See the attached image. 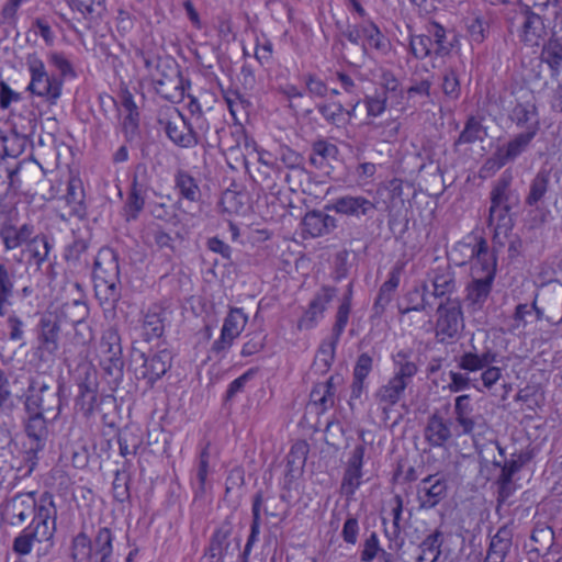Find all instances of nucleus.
I'll return each instance as SVG.
<instances>
[{
    "label": "nucleus",
    "mask_w": 562,
    "mask_h": 562,
    "mask_svg": "<svg viewBox=\"0 0 562 562\" xmlns=\"http://www.w3.org/2000/svg\"><path fill=\"white\" fill-rule=\"evenodd\" d=\"M360 32L362 35V47L364 50H367L368 47L383 54L389 50L390 41L381 32L379 26L370 19L362 21Z\"/></svg>",
    "instance_id": "41"
},
{
    "label": "nucleus",
    "mask_w": 562,
    "mask_h": 562,
    "mask_svg": "<svg viewBox=\"0 0 562 562\" xmlns=\"http://www.w3.org/2000/svg\"><path fill=\"white\" fill-rule=\"evenodd\" d=\"M89 314L87 304L81 299H75L71 302H66L61 305L59 314H56L60 321L65 319L69 323L80 324L83 323Z\"/></svg>",
    "instance_id": "51"
},
{
    "label": "nucleus",
    "mask_w": 562,
    "mask_h": 562,
    "mask_svg": "<svg viewBox=\"0 0 562 562\" xmlns=\"http://www.w3.org/2000/svg\"><path fill=\"white\" fill-rule=\"evenodd\" d=\"M454 435L453 423L439 412H434L424 428V438L432 448L443 447Z\"/></svg>",
    "instance_id": "26"
},
{
    "label": "nucleus",
    "mask_w": 562,
    "mask_h": 562,
    "mask_svg": "<svg viewBox=\"0 0 562 562\" xmlns=\"http://www.w3.org/2000/svg\"><path fill=\"white\" fill-rule=\"evenodd\" d=\"M513 527L504 525L492 537L484 562H504L513 544Z\"/></svg>",
    "instance_id": "33"
},
{
    "label": "nucleus",
    "mask_w": 562,
    "mask_h": 562,
    "mask_svg": "<svg viewBox=\"0 0 562 562\" xmlns=\"http://www.w3.org/2000/svg\"><path fill=\"white\" fill-rule=\"evenodd\" d=\"M316 109L327 124L336 127L347 125V117L344 116L345 106L340 102H322L316 105Z\"/></svg>",
    "instance_id": "50"
},
{
    "label": "nucleus",
    "mask_w": 562,
    "mask_h": 562,
    "mask_svg": "<svg viewBox=\"0 0 562 562\" xmlns=\"http://www.w3.org/2000/svg\"><path fill=\"white\" fill-rule=\"evenodd\" d=\"M100 364L109 375L121 376L124 361L122 358L121 337L114 327L106 328L99 346Z\"/></svg>",
    "instance_id": "13"
},
{
    "label": "nucleus",
    "mask_w": 562,
    "mask_h": 562,
    "mask_svg": "<svg viewBox=\"0 0 562 562\" xmlns=\"http://www.w3.org/2000/svg\"><path fill=\"white\" fill-rule=\"evenodd\" d=\"M117 259L114 248H101L94 261L95 297L105 310L114 308L121 297Z\"/></svg>",
    "instance_id": "5"
},
{
    "label": "nucleus",
    "mask_w": 562,
    "mask_h": 562,
    "mask_svg": "<svg viewBox=\"0 0 562 562\" xmlns=\"http://www.w3.org/2000/svg\"><path fill=\"white\" fill-rule=\"evenodd\" d=\"M64 199L70 209V215L79 218L86 217L87 204L85 200V190L82 181L79 178L71 177L69 179Z\"/></svg>",
    "instance_id": "38"
},
{
    "label": "nucleus",
    "mask_w": 562,
    "mask_h": 562,
    "mask_svg": "<svg viewBox=\"0 0 562 562\" xmlns=\"http://www.w3.org/2000/svg\"><path fill=\"white\" fill-rule=\"evenodd\" d=\"M25 64L31 77L26 90L55 104L61 94L63 80L48 75L44 61L35 53L26 56Z\"/></svg>",
    "instance_id": "8"
},
{
    "label": "nucleus",
    "mask_w": 562,
    "mask_h": 562,
    "mask_svg": "<svg viewBox=\"0 0 562 562\" xmlns=\"http://www.w3.org/2000/svg\"><path fill=\"white\" fill-rule=\"evenodd\" d=\"M158 123L164 128L168 139L176 146L181 148L195 147L188 117L178 109H173L168 116L159 119Z\"/></svg>",
    "instance_id": "20"
},
{
    "label": "nucleus",
    "mask_w": 562,
    "mask_h": 562,
    "mask_svg": "<svg viewBox=\"0 0 562 562\" xmlns=\"http://www.w3.org/2000/svg\"><path fill=\"white\" fill-rule=\"evenodd\" d=\"M537 135L520 132L510 137L506 143L499 145L491 157L487 158L485 167L499 170L504 166L516 161L521 155L528 151Z\"/></svg>",
    "instance_id": "12"
},
{
    "label": "nucleus",
    "mask_w": 562,
    "mask_h": 562,
    "mask_svg": "<svg viewBox=\"0 0 562 562\" xmlns=\"http://www.w3.org/2000/svg\"><path fill=\"white\" fill-rule=\"evenodd\" d=\"M166 321L167 310L159 304L151 305L144 314L140 326L136 328L138 336L147 342L161 337Z\"/></svg>",
    "instance_id": "28"
},
{
    "label": "nucleus",
    "mask_w": 562,
    "mask_h": 562,
    "mask_svg": "<svg viewBox=\"0 0 562 562\" xmlns=\"http://www.w3.org/2000/svg\"><path fill=\"white\" fill-rule=\"evenodd\" d=\"M325 209L337 214L359 218L361 216H372L375 204L363 195L347 194L334 199Z\"/></svg>",
    "instance_id": "23"
},
{
    "label": "nucleus",
    "mask_w": 562,
    "mask_h": 562,
    "mask_svg": "<svg viewBox=\"0 0 562 562\" xmlns=\"http://www.w3.org/2000/svg\"><path fill=\"white\" fill-rule=\"evenodd\" d=\"M448 483L439 474H430L419 481L416 497L420 509H432L447 497Z\"/></svg>",
    "instance_id": "19"
},
{
    "label": "nucleus",
    "mask_w": 562,
    "mask_h": 562,
    "mask_svg": "<svg viewBox=\"0 0 562 562\" xmlns=\"http://www.w3.org/2000/svg\"><path fill=\"white\" fill-rule=\"evenodd\" d=\"M337 155L338 147L335 144L326 139H318L312 145L310 162L316 168H321L327 159L335 158Z\"/></svg>",
    "instance_id": "56"
},
{
    "label": "nucleus",
    "mask_w": 562,
    "mask_h": 562,
    "mask_svg": "<svg viewBox=\"0 0 562 562\" xmlns=\"http://www.w3.org/2000/svg\"><path fill=\"white\" fill-rule=\"evenodd\" d=\"M36 492L18 493L4 506L5 515L11 526H20L36 510Z\"/></svg>",
    "instance_id": "24"
},
{
    "label": "nucleus",
    "mask_w": 562,
    "mask_h": 562,
    "mask_svg": "<svg viewBox=\"0 0 562 562\" xmlns=\"http://www.w3.org/2000/svg\"><path fill=\"white\" fill-rule=\"evenodd\" d=\"M432 45L431 36L427 32L419 35H409V49L416 59L423 60L432 55L435 56Z\"/></svg>",
    "instance_id": "58"
},
{
    "label": "nucleus",
    "mask_w": 562,
    "mask_h": 562,
    "mask_svg": "<svg viewBox=\"0 0 562 562\" xmlns=\"http://www.w3.org/2000/svg\"><path fill=\"white\" fill-rule=\"evenodd\" d=\"M486 136L487 131L482 124V120L474 115H470L464 123L463 130L454 140L453 146L458 147L459 145L483 142Z\"/></svg>",
    "instance_id": "46"
},
{
    "label": "nucleus",
    "mask_w": 562,
    "mask_h": 562,
    "mask_svg": "<svg viewBox=\"0 0 562 562\" xmlns=\"http://www.w3.org/2000/svg\"><path fill=\"white\" fill-rule=\"evenodd\" d=\"M337 290L334 286L324 285L313 296L307 308L299 321L300 329L314 328L324 317L327 305L336 296Z\"/></svg>",
    "instance_id": "22"
},
{
    "label": "nucleus",
    "mask_w": 562,
    "mask_h": 562,
    "mask_svg": "<svg viewBox=\"0 0 562 562\" xmlns=\"http://www.w3.org/2000/svg\"><path fill=\"white\" fill-rule=\"evenodd\" d=\"M436 314L435 337L437 341L445 345L456 342L464 328V317L460 300L441 301Z\"/></svg>",
    "instance_id": "9"
},
{
    "label": "nucleus",
    "mask_w": 562,
    "mask_h": 562,
    "mask_svg": "<svg viewBox=\"0 0 562 562\" xmlns=\"http://www.w3.org/2000/svg\"><path fill=\"white\" fill-rule=\"evenodd\" d=\"M425 30L431 36L435 57L448 56L453 48V42L456 41V37L453 36L452 40H449L446 29L436 21L427 23Z\"/></svg>",
    "instance_id": "43"
},
{
    "label": "nucleus",
    "mask_w": 562,
    "mask_h": 562,
    "mask_svg": "<svg viewBox=\"0 0 562 562\" xmlns=\"http://www.w3.org/2000/svg\"><path fill=\"white\" fill-rule=\"evenodd\" d=\"M443 543V532L440 529L434 530L420 543L422 554L417 558V562H436L441 553Z\"/></svg>",
    "instance_id": "48"
},
{
    "label": "nucleus",
    "mask_w": 562,
    "mask_h": 562,
    "mask_svg": "<svg viewBox=\"0 0 562 562\" xmlns=\"http://www.w3.org/2000/svg\"><path fill=\"white\" fill-rule=\"evenodd\" d=\"M113 535L108 527L98 529L92 541L94 562H111L113 553Z\"/></svg>",
    "instance_id": "44"
},
{
    "label": "nucleus",
    "mask_w": 562,
    "mask_h": 562,
    "mask_svg": "<svg viewBox=\"0 0 562 562\" xmlns=\"http://www.w3.org/2000/svg\"><path fill=\"white\" fill-rule=\"evenodd\" d=\"M344 379L339 374L330 375L325 382L316 383L311 391V402L318 409V413H325L333 408L337 398V390L342 384Z\"/></svg>",
    "instance_id": "27"
},
{
    "label": "nucleus",
    "mask_w": 562,
    "mask_h": 562,
    "mask_svg": "<svg viewBox=\"0 0 562 562\" xmlns=\"http://www.w3.org/2000/svg\"><path fill=\"white\" fill-rule=\"evenodd\" d=\"M211 441H204L200 443L199 454L195 461L196 468V480L199 484V491L203 493L206 486V479L210 473V459H211Z\"/></svg>",
    "instance_id": "53"
},
{
    "label": "nucleus",
    "mask_w": 562,
    "mask_h": 562,
    "mask_svg": "<svg viewBox=\"0 0 562 562\" xmlns=\"http://www.w3.org/2000/svg\"><path fill=\"white\" fill-rule=\"evenodd\" d=\"M552 170L540 168L535 177L530 180L528 192L525 196V205L529 207L540 209L546 200L547 194L551 191Z\"/></svg>",
    "instance_id": "30"
},
{
    "label": "nucleus",
    "mask_w": 562,
    "mask_h": 562,
    "mask_svg": "<svg viewBox=\"0 0 562 562\" xmlns=\"http://www.w3.org/2000/svg\"><path fill=\"white\" fill-rule=\"evenodd\" d=\"M364 445H356L349 454L340 483V494L351 499L363 483Z\"/></svg>",
    "instance_id": "17"
},
{
    "label": "nucleus",
    "mask_w": 562,
    "mask_h": 562,
    "mask_svg": "<svg viewBox=\"0 0 562 562\" xmlns=\"http://www.w3.org/2000/svg\"><path fill=\"white\" fill-rule=\"evenodd\" d=\"M405 262L398 260L391 269L387 280L380 286L379 293L373 304L375 315H382L386 306L392 302L396 289L400 285L401 274Z\"/></svg>",
    "instance_id": "31"
},
{
    "label": "nucleus",
    "mask_w": 562,
    "mask_h": 562,
    "mask_svg": "<svg viewBox=\"0 0 562 562\" xmlns=\"http://www.w3.org/2000/svg\"><path fill=\"white\" fill-rule=\"evenodd\" d=\"M524 15L526 19L522 25V41L530 43L540 37L544 23L540 14L535 13L529 5L525 7Z\"/></svg>",
    "instance_id": "54"
},
{
    "label": "nucleus",
    "mask_w": 562,
    "mask_h": 562,
    "mask_svg": "<svg viewBox=\"0 0 562 562\" xmlns=\"http://www.w3.org/2000/svg\"><path fill=\"white\" fill-rule=\"evenodd\" d=\"M37 327L40 358L42 360L53 359L59 350L60 318L52 313L45 314L41 317Z\"/></svg>",
    "instance_id": "16"
},
{
    "label": "nucleus",
    "mask_w": 562,
    "mask_h": 562,
    "mask_svg": "<svg viewBox=\"0 0 562 562\" xmlns=\"http://www.w3.org/2000/svg\"><path fill=\"white\" fill-rule=\"evenodd\" d=\"M394 378L411 384L419 367L412 349H401L392 355Z\"/></svg>",
    "instance_id": "34"
},
{
    "label": "nucleus",
    "mask_w": 562,
    "mask_h": 562,
    "mask_svg": "<svg viewBox=\"0 0 562 562\" xmlns=\"http://www.w3.org/2000/svg\"><path fill=\"white\" fill-rule=\"evenodd\" d=\"M472 248V256L475 255L472 265L473 277H483L494 280L496 273V255L495 248Z\"/></svg>",
    "instance_id": "39"
},
{
    "label": "nucleus",
    "mask_w": 562,
    "mask_h": 562,
    "mask_svg": "<svg viewBox=\"0 0 562 562\" xmlns=\"http://www.w3.org/2000/svg\"><path fill=\"white\" fill-rule=\"evenodd\" d=\"M70 5L90 19L100 18L105 11V0H70Z\"/></svg>",
    "instance_id": "63"
},
{
    "label": "nucleus",
    "mask_w": 562,
    "mask_h": 562,
    "mask_svg": "<svg viewBox=\"0 0 562 562\" xmlns=\"http://www.w3.org/2000/svg\"><path fill=\"white\" fill-rule=\"evenodd\" d=\"M351 311V297L346 295L338 306L336 313V321L333 326L334 341L327 346H322L318 350L313 368L321 373L326 372L334 360L335 346L338 342L341 334L344 333Z\"/></svg>",
    "instance_id": "14"
},
{
    "label": "nucleus",
    "mask_w": 562,
    "mask_h": 562,
    "mask_svg": "<svg viewBox=\"0 0 562 562\" xmlns=\"http://www.w3.org/2000/svg\"><path fill=\"white\" fill-rule=\"evenodd\" d=\"M175 189L181 199L189 202H198L201 199V191L196 179L187 170L178 169L175 173Z\"/></svg>",
    "instance_id": "42"
},
{
    "label": "nucleus",
    "mask_w": 562,
    "mask_h": 562,
    "mask_svg": "<svg viewBox=\"0 0 562 562\" xmlns=\"http://www.w3.org/2000/svg\"><path fill=\"white\" fill-rule=\"evenodd\" d=\"M240 229L241 226L228 220H222L217 223L216 234L210 237L207 246H227L228 243L240 244Z\"/></svg>",
    "instance_id": "47"
},
{
    "label": "nucleus",
    "mask_w": 562,
    "mask_h": 562,
    "mask_svg": "<svg viewBox=\"0 0 562 562\" xmlns=\"http://www.w3.org/2000/svg\"><path fill=\"white\" fill-rule=\"evenodd\" d=\"M507 119L521 132L538 135L541 119L537 98L529 92L517 97L508 110Z\"/></svg>",
    "instance_id": "11"
},
{
    "label": "nucleus",
    "mask_w": 562,
    "mask_h": 562,
    "mask_svg": "<svg viewBox=\"0 0 562 562\" xmlns=\"http://www.w3.org/2000/svg\"><path fill=\"white\" fill-rule=\"evenodd\" d=\"M513 176L504 172L493 184L490 192L488 227L493 229L494 246H504L501 235H506L514 225L513 210L520 204V195L512 187Z\"/></svg>",
    "instance_id": "1"
},
{
    "label": "nucleus",
    "mask_w": 562,
    "mask_h": 562,
    "mask_svg": "<svg viewBox=\"0 0 562 562\" xmlns=\"http://www.w3.org/2000/svg\"><path fill=\"white\" fill-rule=\"evenodd\" d=\"M30 417L25 425V432L29 441L46 442L47 439V426L46 422L50 420L47 416H43V413H29Z\"/></svg>",
    "instance_id": "52"
},
{
    "label": "nucleus",
    "mask_w": 562,
    "mask_h": 562,
    "mask_svg": "<svg viewBox=\"0 0 562 562\" xmlns=\"http://www.w3.org/2000/svg\"><path fill=\"white\" fill-rule=\"evenodd\" d=\"M272 233L266 227L259 225H243L240 229L241 245H256L265 243L271 238Z\"/></svg>",
    "instance_id": "60"
},
{
    "label": "nucleus",
    "mask_w": 562,
    "mask_h": 562,
    "mask_svg": "<svg viewBox=\"0 0 562 562\" xmlns=\"http://www.w3.org/2000/svg\"><path fill=\"white\" fill-rule=\"evenodd\" d=\"M35 127V120H29L27 125L21 126V130L15 122L9 132L0 130V158H16L22 155Z\"/></svg>",
    "instance_id": "18"
},
{
    "label": "nucleus",
    "mask_w": 562,
    "mask_h": 562,
    "mask_svg": "<svg viewBox=\"0 0 562 562\" xmlns=\"http://www.w3.org/2000/svg\"><path fill=\"white\" fill-rule=\"evenodd\" d=\"M74 562H94L92 540L85 532H79L71 542Z\"/></svg>",
    "instance_id": "55"
},
{
    "label": "nucleus",
    "mask_w": 562,
    "mask_h": 562,
    "mask_svg": "<svg viewBox=\"0 0 562 562\" xmlns=\"http://www.w3.org/2000/svg\"><path fill=\"white\" fill-rule=\"evenodd\" d=\"M372 131L376 133V136L386 143L396 140L401 128V123L396 119L386 120L382 123L369 122Z\"/></svg>",
    "instance_id": "62"
},
{
    "label": "nucleus",
    "mask_w": 562,
    "mask_h": 562,
    "mask_svg": "<svg viewBox=\"0 0 562 562\" xmlns=\"http://www.w3.org/2000/svg\"><path fill=\"white\" fill-rule=\"evenodd\" d=\"M394 506L392 507V527L389 529L384 527V536L389 542V550L398 552L404 548L405 538L402 536V515H403V498L400 495H395L393 498ZM383 526L386 525V520H382Z\"/></svg>",
    "instance_id": "32"
},
{
    "label": "nucleus",
    "mask_w": 562,
    "mask_h": 562,
    "mask_svg": "<svg viewBox=\"0 0 562 562\" xmlns=\"http://www.w3.org/2000/svg\"><path fill=\"white\" fill-rule=\"evenodd\" d=\"M0 237L4 246L42 244L49 246V238L40 223L29 221L19 224V210L15 204L0 199Z\"/></svg>",
    "instance_id": "4"
},
{
    "label": "nucleus",
    "mask_w": 562,
    "mask_h": 562,
    "mask_svg": "<svg viewBox=\"0 0 562 562\" xmlns=\"http://www.w3.org/2000/svg\"><path fill=\"white\" fill-rule=\"evenodd\" d=\"M145 195L146 192H138L136 190L130 189L126 202L123 207L126 221H134L138 217L145 205Z\"/></svg>",
    "instance_id": "64"
},
{
    "label": "nucleus",
    "mask_w": 562,
    "mask_h": 562,
    "mask_svg": "<svg viewBox=\"0 0 562 562\" xmlns=\"http://www.w3.org/2000/svg\"><path fill=\"white\" fill-rule=\"evenodd\" d=\"M263 494L261 491H258L252 497V521L250 525V533L248 536L246 544L254 547L258 541V537L260 533V525H261V506L263 504Z\"/></svg>",
    "instance_id": "59"
},
{
    "label": "nucleus",
    "mask_w": 562,
    "mask_h": 562,
    "mask_svg": "<svg viewBox=\"0 0 562 562\" xmlns=\"http://www.w3.org/2000/svg\"><path fill=\"white\" fill-rule=\"evenodd\" d=\"M231 535V528L222 526L216 529L210 540L206 555L210 559H215L216 562H223L224 554L229 547L228 537Z\"/></svg>",
    "instance_id": "49"
},
{
    "label": "nucleus",
    "mask_w": 562,
    "mask_h": 562,
    "mask_svg": "<svg viewBox=\"0 0 562 562\" xmlns=\"http://www.w3.org/2000/svg\"><path fill=\"white\" fill-rule=\"evenodd\" d=\"M409 384L391 376L387 382L381 385L375 392V400L384 413H387L404 396Z\"/></svg>",
    "instance_id": "35"
},
{
    "label": "nucleus",
    "mask_w": 562,
    "mask_h": 562,
    "mask_svg": "<svg viewBox=\"0 0 562 562\" xmlns=\"http://www.w3.org/2000/svg\"><path fill=\"white\" fill-rule=\"evenodd\" d=\"M0 237L4 246L42 244L49 246V238L40 223L29 221L19 224V210L15 204L0 199Z\"/></svg>",
    "instance_id": "3"
},
{
    "label": "nucleus",
    "mask_w": 562,
    "mask_h": 562,
    "mask_svg": "<svg viewBox=\"0 0 562 562\" xmlns=\"http://www.w3.org/2000/svg\"><path fill=\"white\" fill-rule=\"evenodd\" d=\"M429 279L432 286L431 295L435 299L459 300L458 297H452L457 292V282L454 271L449 263L434 269Z\"/></svg>",
    "instance_id": "29"
},
{
    "label": "nucleus",
    "mask_w": 562,
    "mask_h": 562,
    "mask_svg": "<svg viewBox=\"0 0 562 562\" xmlns=\"http://www.w3.org/2000/svg\"><path fill=\"white\" fill-rule=\"evenodd\" d=\"M61 385L55 389L45 380L32 379L24 402L26 412L43 413L50 420L57 419L61 412Z\"/></svg>",
    "instance_id": "7"
},
{
    "label": "nucleus",
    "mask_w": 562,
    "mask_h": 562,
    "mask_svg": "<svg viewBox=\"0 0 562 562\" xmlns=\"http://www.w3.org/2000/svg\"><path fill=\"white\" fill-rule=\"evenodd\" d=\"M540 60L550 69V76L558 79L562 72V43L558 37H550L542 46Z\"/></svg>",
    "instance_id": "40"
},
{
    "label": "nucleus",
    "mask_w": 562,
    "mask_h": 562,
    "mask_svg": "<svg viewBox=\"0 0 562 562\" xmlns=\"http://www.w3.org/2000/svg\"><path fill=\"white\" fill-rule=\"evenodd\" d=\"M33 520L27 526L35 530L42 540H50L56 532L57 509L53 495L43 493L36 502V510L33 512Z\"/></svg>",
    "instance_id": "15"
},
{
    "label": "nucleus",
    "mask_w": 562,
    "mask_h": 562,
    "mask_svg": "<svg viewBox=\"0 0 562 562\" xmlns=\"http://www.w3.org/2000/svg\"><path fill=\"white\" fill-rule=\"evenodd\" d=\"M248 317L241 308H231L229 313L224 319L220 338L212 345V351L221 353L231 348L233 341L241 334Z\"/></svg>",
    "instance_id": "21"
},
{
    "label": "nucleus",
    "mask_w": 562,
    "mask_h": 562,
    "mask_svg": "<svg viewBox=\"0 0 562 562\" xmlns=\"http://www.w3.org/2000/svg\"><path fill=\"white\" fill-rule=\"evenodd\" d=\"M492 279L473 277V281L467 286L465 300L473 308H481L486 302L493 284Z\"/></svg>",
    "instance_id": "45"
},
{
    "label": "nucleus",
    "mask_w": 562,
    "mask_h": 562,
    "mask_svg": "<svg viewBox=\"0 0 562 562\" xmlns=\"http://www.w3.org/2000/svg\"><path fill=\"white\" fill-rule=\"evenodd\" d=\"M156 93L170 102H179L184 97L189 80L182 76L179 64L172 57H157L156 75L153 76Z\"/></svg>",
    "instance_id": "6"
},
{
    "label": "nucleus",
    "mask_w": 562,
    "mask_h": 562,
    "mask_svg": "<svg viewBox=\"0 0 562 562\" xmlns=\"http://www.w3.org/2000/svg\"><path fill=\"white\" fill-rule=\"evenodd\" d=\"M196 111L191 110L188 116L190 132L193 135L194 145L214 146V137L210 136L211 122L196 105Z\"/></svg>",
    "instance_id": "36"
},
{
    "label": "nucleus",
    "mask_w": 562,
    "mask_h": 562,
    "mask_svg": "<svg viewBox=\"0 0 562 562\" xmlns=\"http://www.w3.org/2000/svg\"><path fill=\"white\" fill-rule=\"evenodd\" d=\"M303 227L312 237H318L330 233L337 227V220L322 211H312L303 217Z\"/></svg>",
    "instance_id": "37"
},
{
    "label": "nucleus",
    "mask_w": 562,
    "mask_h": 562,
    "mask_svg": "<svg viewBox=\"0 0 562 562\" xmlns=\"http://www.w3.org/2000/svg\"><path fill=\"white\" fill-rule=\"evenodd\" d=\"M473 412L472 398L469 394H462L454 398V436L461 437L473 434L477 426V418L473 415Z\"/></svg>",
    "instance_id": "25"
},
{
    "label": "nucleus",
    "mask_w": 562,
    "mask_h": 562,
    "mask_svg": "<svg viewBox=\"0 0 562 562\" xmlns=\"http://www.w3.org/2000/svg\"><path fill=\"white\" fill-rule=\"evenodd\" d=\"M171 353L166 349L146 353L134 347L131 353V364L136 376L145 380L149 387L171 368Z\"/></svg>",
    "instance_id": "10"
},
{
    "label": "nucleus",
    "mask_w": 562,
    "mask_h": 562,
    "mask_svg": "<svg viewBox=\"0 0 562 562\" xmlns=\"http://www.w3.org/2000/svg\"><path fill=\"white\" fill-rule=\"evenodd\" d=\"M78 393L99 392L97 370L89 363L78 367L77 376Z\"/></svg>",
    "instance_id": "57"
},
{
    "label": "nucleus",
    "mask_w": 562,
    "mask_h": 562,
    "mask_svg": "<svg viewBox=\"0 0 562 562\" xmlns=\"http://www.w3.org/2000/svg\"><path fill=\"white\" fill-rule=\"evenodd\" d=\"M499 353L492 347L480 345V339L472 335L462 352L456 357L457 367L468 373L481 372L480 381L484 389L491 390L503 376V369L496 363Z\"/></svg>",
    "instance_id": "2"
},
{
    "label": "nucleus",
    "mask_w": 562,
    "mask_h": 562,
    "mask_svg": "<svg viewBox=\"0 0 562 562\" xmlns=\"http://www.w3.org/2000/svg\"><path fill=\"white\" fill-rule=\"evenodd\" d=\"M442 92L450 100H458L461 94V85L457 69L448 67L442 75Z\"/></svg>",
    "instance_id": "61"
}]
</instances>
